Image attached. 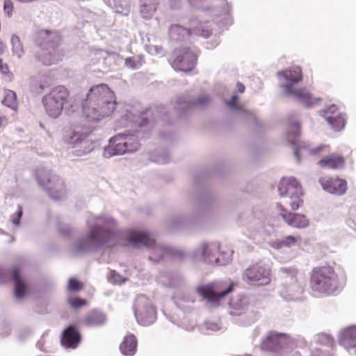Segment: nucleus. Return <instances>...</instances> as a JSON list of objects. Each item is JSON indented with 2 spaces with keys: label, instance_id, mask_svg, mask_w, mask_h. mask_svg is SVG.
I'll return each instance as SVG.
<instances>
[{
  "label": "nucleus",
  "instance_id": "1",
  "mask_svg": "<svg viewBox=\"0 0 356 356\" xmlns=\"http://www.w3.org/2000/svg\"><path fill=\"white\" fill-rule=\"evenodd\" d=\"M115 105L114 92L106 84L102 83L90 89L83 104V112L89 120L97 121L111 115Z\"/></svg>",
  "mask_w": 356,
  "mask_h": 356
},
{
  "label": "nucleus",
  "instance_id": "2",
  "mask_svg": "<svg viewBox=\"0 0 356 356\" xmlns=\"http://www.w3.org/2000/svg\"><path fill=\"white\" fill-rule=\"evenodd\" d=\"M346 282L345 272L338 274L330 265L314 267L310 273L309 285L312 290L326 296L338 294Z\"/></svg>",
  "mask_w": 356,
  "mask_h": 356
},
{
  "label": "nucleus",
  "instance_id": "3",
  "mask_svg": "<svg viewBox=\"0 0 356 356\" xmlns=\"http://www.w3.org/2000/svg\"><path fill=\"white\" fill-rule=\"evenodd\" d=\"M61 38L56 32L40 30L35 35L34 42L40 47L36 58L44 65L49 66L62 60L63 53L58 49Z\"/></svg>",
  "mask_w": 356,
  "mask_h": 356
},
{
  "label": "nucleus",
  "instance_id": "4",
  "mask_svg": "<svg viewBox=\"0 0 356 356\" xmlns=\"http://www.w3.org/2000/svg\"><path fill=\"white\" fill-rule=\"evenodd\" d=\"M279 77L284 78L288 83L283 84L281 87L287 95H294L305 106L310 107L319 103L321 98L314 97L312 95L304 88L295 89L293 84L302 80V70L298 66H295L277 72Z\"/></svg>",
  "mask_w": 356,
  "mask_h": 356
},
{
  "label": "nucleus",
  "instance_id": "5",
  "mask_svg": "<svg viewBox=\"0 0 356 356\" xmlns=\"http://www.w3.org/2000/svg\"><path fill=\"white\" fill-rule=\"evenodd\" d=\"M121 233L113 229H104L99 227H93L88 236L77 242L74 246V252L81 253L90 250L92 247L106 245L113 247L120 244Z\"/></svg>",
  "mask_w": 356,
  "mask_h": 356
},
{
  "label": "nucleus",
  "instance_id": "6",
  "mask_svg": "<svg viewBox=\"0 0 356 356\" xmlns=\"http://www.w3.org/2000/svg\"><path fill=\"white\" fill-rule=\"evenodd\" d=\"M69 96V92L64 86H58L52 88L42 99L47 113L52 118L58 117Z\"/></svg>",
  "mask_w": 356,
  "mask_h": 356
},
{
  "label": "nucleus",
  "instance_id": "7",
  "mask_svg": "<svg viewBox=\"0 0 356 356\" xmlns=\"http://www.w3.org/2000/svg\"><path fill=\"white\" fill-rule=\"evenodd\" d=\"M330 147L329 145H321L318 147L310 150L313 155H319L321 156L318 161V165L322 169L338 170L344 168L346 160L344 157L338 153H332L328 155Z\"/></svg>",
  "mask_w": 356,
  "mask_h": 356
},
{
  "label": "nucleus",
  "instance_id": "8",
  "mask_svg": "<svg viewBox=\"0 0 356 356\" xmlns=\"http://www.w3.org/2000/svg\"><path fill=\"white\" fill-rule=\"evenodd\" d=\"M138 323L143 326L152 324L156 318V310L150 300L143 295L138 296L134 306Z\"/></svg>",
  "mask_w": 356,
  "mask_h": 356
},
{
  "label": "nucleus",
  "instance_id": "9",
  "mask_svg": "<svg viewBox=\"0 0 356 356\" xmlns=\"http://www.w3.org/2000/svg\"><path fill=\"white\" fill-rule=\"evenodd\" d=\"M197 54L190 48L175 49L171 60L172 67L177 71L191 72L195 66Z\"/></svg>",
  "mask_w": 356,
  "mask_h": 356
},
{
  "label": "nucleus",
  "instance_id": "10",
  "mask_svg": "<svg viewBox=\"0 0 356 356\" xmlns=\"http://www.w3.org/2000/svg\"><path fill=\"white\" fill-rule=\"evenodd\" d=\"M233 290V285L226 287L222 282H213L197 288V293L211 303H218L220 300Z\"/></svg>",
  "mask_w": 356,
  "mask_h": 356
},
{
  "label": "nucleus",
  "instance_id": "11",
  "mask_svg": "<svg viewBox=\"0 0 356 356\" xmlns=\"http://www.w3.org/2000/svg\"><path fill=\"white\" fill-rule=\"evenodd\" d=\"M37 176L39 184L46 189L52 199L59 200L63 197L65 186L59 177L43 170L38 172Z\"/></svg>",
  "mask_w": 356,
  "mask_h": 356
},
{
  "label": "nucleus",
  "instance_id": "12",
  "mask_svg": "<svg viewBox=\"0 0 356 356\" xmlns=\"http://www.w3.org/2000/svg\"><path fill=\"white\" fill-rule=\"evenodd\" d=\"M243 280L251 286L268 285L271 281V272L269 268L256 264L244 271Z\"/></svg>",
  "mask_w": 356,
  "mask_h": 356
},
{
  "label": "nucleus",
  "instance_id": "13",
  "mask_svg": "<svg viewBox=\"0 0 356 356\" xmlns=\"http://www.w3.org/2000/svg\"><path fill=\"white\" fill-rule=\"evenodd\" d=\"M10 278L15 283V295L18 299L22 298L27 291V284L20 276V270L18 267H13L8 272L0 267V283L6 282Z\"/></svg>",
  "mask_w": 356,
  "mask_h": 356
},
{
  "label": "nucleus",
  "instance_id": "14",
  "mask_svg": "<svg viewBox=\"0 0 356 356\" xmlns=\"http://www.w3.org/2000/svg\"><path fill=\"white\" fill-rule=\"evenodd\" d=\"M277 208L280 211V215L289 226L298 229H304L309 226V220L305 215L291 213L280 203L277 204Z\"/></svg>",
  "mask_w": 356,
  "mask_h": 356
},
{
  "label": "nucleus",
  "instance_id": "15",
  "mask_svg": "<svg viewBox=\"0 0 356 356\" xmlns=\"http://www.w3.org/2000/svg\"><path fill=\"white\" fill-rule=\"evenodd\" d=\"M289 338L285 333L271 331L261 343V348L266 350L278 351L287 343Z\"/></svg>",
  "mask_w": 356,
  "mask_h": 356
},
{
  "label": "nucleus",
  "instance_id": "16",
  "mask_svg": "<svg viewBox=\"0 0 356 356\" xmlns=\"http://www.w3.org/2000/svg\"><path fill=\"white\" fill-rule=\"evenodd\" d=\"M323 188L333 194L342 195L347 190V182L345 179L339 177H323L320 179Z\"/></svg>",
  "mask_w": 356,
  "mask_h": 356
},
{
  "label": "nucleus",
  "instance_id": "17",
  "mask_svg": "<svg viewBox=\"0 0 356 356\" xmlns=\"http://www.w3.org/2000/svg\"><path fill=\"white\" fill-rule=\"evenodd\" d=\"M125 136L118 134L113 137L109 144L104 149V155L105 157H111L115 155L124 154L127 153L126 147Z\"/></svg>",
  "mask_w": 356,
  "mask_h": 356
},
{
  "label": "nucleus",
  "instance_id": "18",
  "mask_svg": "<svg viewBox=\"0 0 356 356\" xmlns=\"http://www.w3.org/2000/svg\"><path fill=\"white\" fill-rule=\"evenodd\" d=\"M278 191L281 197H291L303 194L301 185L293 177L282 178L279 184Z\"/></svg>",
  "mask_w": 356,
  "mask_h": 356
},
{
  "label": "nucleus",
  "instance_id": "19",
  "mask_svg": "<svg viewBox=\"0 0 356 356\" xmlns=\"http://www.w3.org/2000/svg\"><path fill=\"white\" fill-rule=\"evenodd\" d=\"M129 242L134 247L153 248L155 240L150 235L143 231L131 230L128 234Z\"/></svg>",
  "mask_w": 356,
  "mask_h": 356
},
{
  "label": "nucleus",
  "instance_id": "20",
  "mask_svg": "<svg viewBox=\"0 0 356 356\" xmlns=\"http://www.w3.org/2000/svg\"><path fill=\"white\" fill-rule=\"evenodd\" d=\"M81 339V334L74 325L68 326L63 332L61 344L67 348H76Z\"/></svg>",
  "mask_w": 356,
  "mask_h": 356
},
{
  "label": "nucleus",
  "instance_id": "21",
  "mask_svg": "<svg viewBox=\"0 0 356 356\" xmlns=\"http://www.w3.org/2000/svg\"><path fill=\"white\" fill-rule=\"evenodd\" d=\"M339 342L351 354L356 355V325L343 330L340 334Z\"/></svg>",
  "mask_w": 356,
  "mask_h": 356
},
{
  "label": "nucleus",
  "instance_id": "22",
  "mask_svg": "<svg viewBox=\"0 0 356 356\" xmlns=\"http://www.w3.org/2000/svg\"><path fill=\"white\" fill-rule=\"evenodd\" d=\"M337 111V107L335 105L329 106L325 113L332 115L326 116V120L334 129L339 131L344 127L346 121L343 115Z\"/></svg>",
  "mask_w": 356,
  "mask_h": 356
},
{
  "label": "nucleus",
  "instance_id": "23",
  "mask_svg": "<svg viewBox=\"0 0 356 356\" xmlns=\"http://www.w3.org/2000/svg\"><path fill=\"white\" fill-rule=\"evenodd\" d=\"M138 341L136 337L132 334L126 336L120 346L121 353L126 356L135 355L137 350Z\"/></svg>",
  "mask_w": 356,
  "mask_h": 356
},
{
  "label": "nucleus",
  "instance_id": "24",
  "mask_svg": "<svg viewBox=\"0 0 356 356\" xmlns=\"http://www.w3.org/2000/svg\"><path fill=\"white\" fill-rule=\"evenodd\" d=\"M106 320V316L97 309L90 311L84 317L83 323L89 327L100 326Z\"/></svg>",
  "mask_w": 356,
  "mask_h": 356
},
{
  "label": "nucleus",
  "instance_id": "25",
  "mask_svg": "<svg viewBox=\"0 0 356 356\" xmlns=\"http://www.w3.org/2000/svg\"><path fill=\"white\" fill-rule=\"evenodd\" d=\"M301 237L300 236H287L281 240H276L271 243V246L275 249H282L283 248H292L300 245Z\"/></svg>",
  "mask_w": 356,
  "mask_h": 356
},
{
  "label": "nucleus",
  "instance_id": "26",
  "mask_svg": "<svg viewBox=\"0 0 356 356\" xmlns=\"http://www.w3.org/2000/svg\"><path fill=\"white\" fill-rule=\"evenodd\" d=\"M169 34L172 39L178 40L185 36H189L191 34V30L178 24H173L169 28Z\"/></svg>",
  "mask_w": 356,
  "mask_h": 356
},
{
  "label": "nucleus",
  "instance_id": "27",
  "mask_svg": "<svg viewBox=\"0 0 356 356\" xmlns=\"http://www.w3.org/2000/svg\"><path fill=\"white\" fill-rule=\"evenodd\" d=\"M10 42L13 54L19 58H22L24 54V49L19 37L17 35H13Z\"/></svg>",
  "mask_w": 356,
  "mask_h": 356
},
{
  "label": "nucleus",
  "instance_id": "28",
  "mask_svg": "<svg viewBox=\"0 0 356 356\" xmlns=\"http://www.w3.org/2000/svg\"><path fill=\"white\" fill-rule=\"evenodd\" d=\"M2 104L13 110H17V102L16 93L10 90L6 91L4 98L2 100Z\"/></svg>",
  "mask_w": 356,
  "mask_h": 356
},
{
  "label": "nucleus",
  "instance_id": "29",
  "mask_svg": "<svg viewBox=\"0 0 356 356\" xmlns=\"http://www.w3.org/2000/svg\"><path fill=\"white\" fill-rule=\"evenodd\" d=\"M210 99L207 95L200 96L196 101L188 102L185 108H202L209 104Z\"/></svg>",
  "mask_w": 356,
  "mask_h": 356
},
{
  "label": "nucleus",
  "instance_id": "30",
  "mask_svg": "<svg viewBox=\"0 0 356 356\" xmlns=\"http://www.w3.org/2000/svg\"><path fill=\"white\" fill-rule=\"evenodd\" d=\"M303 194L294 195L289 197V204L292 210H298L300 207L303 205V200L302 198Z\"/></svg>",
  "mask_w": 356,
  "mask_h": 356
},
{
  "label": "nucleus",
  "instance_id": "31",
  "mask_svg": "<svg viewBox=\"0 0 356 356\" xmlns=\"http://www.w3.org/2000/svg\"><path fill=\"white\" fill-rule=\"evenodd\" d=\"M83 284L79 282L77 279L74 277H70L68 280V283L67 286V291L70 292L79 291L83 289Z\"/></svg>",
  "mask_w": 356,
  "mask_h": 356
},
{
  "label": "nucleus",
  "instance_id": "32",
  "mask_svg": "<svg viewBox=\"0 0 356 356\" xmlns=\"http://www.w3.org/2000/svg\"><path fill=\"white\" fill-rule=\"evenodd\" d=\"M126 137V147L127 149V153L134 152L136 151L139 148V143L138 140L133 136H127Z\"/></svg>",
  "mask_w": 356,
  "mask_h": 356
},
{
  "label": "nucleus",
  "instance_id": "33",
  "mask_svg": "<svg viewBox=\"0 0 356 356\" xmlns=\"http://www.w3.org/2000/svg\"><path fill=\"white\" fill-rule=\"evenodd\" d=\"M318 341L324 344L325 346L332 348L334 346V339L333 338L327 334H320L318 335Z\"/></svg>",
  "mask_w": 356,
  "mask_h": 356
},
{
  "label": "nucleus",
  "instance_id": "34",
  "mask_svg": "<svg viewBox=\"0 0 356 356\" xmlns=\"http://www.w3.org/2000/svg\"><path fill=\"white\" fill-rule=\"evenodd\" d=\"M68 303L73 308H79L86 305L87 301L84 299L79 298H69L67 299Z\"/></svg>",
  "mask_w": 356,
  "mask_h": 356
},
{
  "label": "nucleus",
  "instance_id": "35",
  "mask_svg": "<svg viewBox=\"0 0 356 356\" xmlns=\"http://www.w3.org/2000/svg\"><path fill=\"white\" fill-rule=\"evenodd\" d=\"M13 3L11 0H4L3 10L8 17H11L13 12Z\"/></svg>",
  "mask_w": 356,
  "mask_h": 356
},
{
  "label": "nucleus",
  "instance_id": "36",
  "mask_svg": "<svg viewBox=\"0 0 356 356\" xmlns=\"http://www.w3.org/2000/svg\"><path fill=\"white\" fill-rule=\"evenodd\" d=\"M22 215V208L20 205H19L17 213L15 214H13L11 216L12 222L15 225H18L19 224V221H20Z\"/></svg>",
  "mask_w": 356,
  "mask_h": 356
},
{
  "label": "nucleus",
  "instance_id": "37",
  "mask_svg": "<svg viewBox=\"0 0 356 356\" xmlns=\"http://www.w3.org/2000/svg\"><path fill=\"white\" fill-rule=\"evenodd\" d=\"M125 65L131 69H136L140 63L136 61L134 58L129 57L125 59Z\"/></svg>",
  "mask_w": 356,
  "mask_h": 356
},
{
  "label": "nucleus",
  "instance_id": "38",
  "mask_svg": "<svg viewBox=\"0 0 356 356\" xmlns=\"http://www.w3.org/2000/svg\"><path fill=\"white\" fill-rule=\"evenodd\" d=\"M237 101H238L237 95H233L229 101L226 102V104L227 106H229L231 108H238Z\"/></svg>",
  "mask_w": 356,
  "mask_h": 356
},
{
  "label": "nucleus",
  "instance_id": "39",
  "mask_svg": "<svg viewBox=\"0 0 356 356\" xmlns=\"http://www.w3.org/2000/svg\"><path fill=\"white\" fill-rule=\"evenodd\" d=\"M0 71L3 74H8L10 72L8 64L4 63L1 58H0Z\"/></svg>",
  "mask_w": 356,
  "mask_h": 356
},
{
  "label": "nucleus",
  "instance_id": "40",
  "mask_svg": "<svg viewBox=\"0 0 356 356\" xmlns=\"http://www.w3.org/2000/svg\"><path fill=\"white\" fill-rule=\"evenodd\" d=\"M312 356H326V354L318 349H316L312 353Z\"/></svg>",
  "mask_w": 356,
  "mask_h": 356
},
{
  "label": "nucleus",
  "instance_id": "41",
  "mask_svg": "<svg viewBox=\"0 0 356 356\" xmlns=\"http://www.w3.org/2000/svg\"><path fill=\"white\" fill-rule=\"evenodd\" d=\"M237 91L240 93H243L245 91V86L241 83H237L236 84Z\"/></svg>",
  "mask_w": 356,
  "mask_h": 356
},
{
  "label": "nucleus",
  "instance_id": "42",
  "mask_svg": "<svg viewBox=\"0 0 356 356\" xmlns=\"http://www.w3.org/2000/svg\"><path fill=\"white\" fill-rule=\"evenodd\" d=\"M291 127L296 130L295 135L298 136L300 133V125L298 123H296L293 124Z\"/></svg>",
  "mask_w": 356,
  "mask_h": 356
},
{
  "label": "nucleus",
  "instance_id": "43",
  "mask_svg": "<svg viewBox=\"0 0 356 356\" xmlns=\"http://www.w3.org/2000/svg\"><path fill=\"white\" fill-rule=\"evenodd\" d=\"M299 148H297V147H294V155L297 159L298 161H300V156L299 154Z\"/></svg>",
  "mask_w": 356,
  "mask_h": 356
},
{
  "label": "nucleus",
  "instance_id": "44",
  "mask_svg": "<svg viewBox=\"0 0 356 356\" xmlns=\"http://www.w3.org/2000/svg\"><path fill=\"white\" fill-rule=\"evenodd\" d=\"M171 6L172 7H176L179 3L184 1V0H170Z\"/></svg>",
  "mask_w": 356,
  "mask_h": 356
},
{
  "label": "nucleus",
  "instance_id": "45",
  "mask_svg": "<svg viewBox=\"0 0 356 356\" xmlns=\"http://www.w3.org/2000/svg\"><path fill=\"white\" fill-rule=\"evenodd\" d=\"M155 251H157V249H156ZM158 251L159 252V259L163 258L164 254V250L162 248H159Z\"/></svg>",
  "mask_w": 356,
  "mask_h": 356
},
{
  "label": "nucleus",
  "instance_id": "46",
  "mask_svg": "<svg viewBox=\"0 0 356 356\" xmlns=\"http://www.w3.org/2000/svg\"><path fill=\"white\" fill-rule=\"evenodd\" d=\"M108 222L111 225L114 226V221L113 220H109Z\"/></svg>",
  "mask_w": 356,
  "mask_h": 356
},
{
  "label": "nucleus",
  "instance_id": "47",
  "mask_svg": "<svg viewBox=\"0 0 356 356\" xmlns=\"http://www.w3.org/2000/svg\"><path fill=\"white\" fill-rule=\"evenodd\" d=\"M154 255L152 254V255L149 256V259H154Z\"/></svg>",
  "mask_w": 356,
  "mask_h": 356
}]
</instances>
